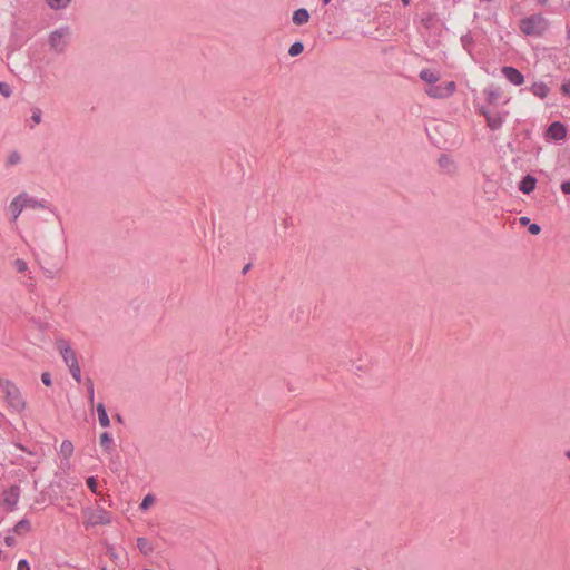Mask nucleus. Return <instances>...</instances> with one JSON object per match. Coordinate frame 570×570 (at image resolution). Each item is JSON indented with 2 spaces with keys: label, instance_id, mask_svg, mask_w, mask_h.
Segmentation results:
<instances>
[{
  "label": "nucleus",
  "instance_id": "f257e3e1",
  "mask_svg": "<svg viewBox=\"0 0 570 570\" xmlns=\"http://www.w3.org/2000/svg\"><path fill=\"white\" fill-rule=\"evenodd\" d=\"M0 387L4 393V400L8 406L14 412H21L26 407V402L20 393V390L8 380H0Z\"/></svg>",
  "mask_w": 570,
  "mask_h": 570
},
{
  "label": "nucleus",
  "instance_id": "f03ea898",
  "mask_svg": "<svg viewBox=\"0 0 570 570\" xmlns=\"http://www.w3.org/2000/svg\"><path fill=\"white\" fill-rule=\"evenodd\" d=\"M546 29L547 20L539 13L520 21V30L527 36H541Z\"/></svg>",
  "mask_w": 570,
  "mask_h": 570
},
{
  "label": "nucleus",
  "instance_id": "7ed1b4c3",
  "mask_svg": "<svg viewBox=\"0 0 570 570\" xmlns=\"http://www.w3.org/2000/svg\"><path fill=\"white\" fill-rule=\"evenodd\" d=\"M20 487L13 484L2 492V505L8 511H13L17 508L20 498Z\"/></svg>",
  "mask_w": 570,
  "mask_h": 570
},
{
  "label": "nucleus",
  "instance_id": "20e7f679",
  "mask_svg": "<svg viewBox=\"0 0 570 570\" xmlns=\"http://www.w3.org/2000/svg\"><path fill=\"white\" fill-rule=\"evenodd\" d=\"M56 345H57V348L59 350L65 363L67 364V366L73 364V363L75 364L78 363L75 351L70 347L69 343L66 340H63V338L57 340Z\"/></svg>",
  "mask_w": 570,
  "mask_h": 570
},
{
  "label": "nucleus",
  "instance_id": "39448f33",
  "mask_svg": "<svg viewBox=\"0 0 570 570\" xmlns=\"http://www.w3.org/2000/svg\"><path fill=\"white\" fill-rule=\"evenodd\" d=\"M68 35V28L59 29L51 32L49 37L50 47L57 52H62L66 47V41L63 37Z\"/></svg>",
  "mask_w": 570,
  "mask_h": 570
},
{
  "label": "nucleus",
  "instance_id": "423d86ee",
  "mask_svg": "<svg viewBox=\"0 0 570 570\" xmlns=\"http://www.w3.org/2000/svg\"><path fill=\"white\" fill-rule=\"evenodd\" d=\"M546 136L552 140H562L567 137V128L562 122L554 121L547 128Z\"/></svg>",
  "mask_w": 570,
  "mask_h": 570
},
{
  "label": "nucleus",
  "instance_id": "0eeeda50",
  "mask_svg": "<svg viewBox=\"0 0 570 570\" xmlns=\"http://www.w3.org/2000/svg\"><path fill=\"white\" fill-rule=\"evenodd\" d=\"M501 73L512 83L515 86H520L524 82L523 75L515 68L504 66L501 68Z\"/></svg>",
  "mask_w": 570,
  "mask_h": 570
},
{
  "label": "nucleus",
  "instance_id": "6e6552de",
  "mask_svg": "<svg viewBox=\"0 0 570 570\" xmlns=\"http://www.w3.org/2000/svg\"><path fill=\"white\" fill-rule=\"evenodd\" d=\"M26 197V193H22L18 195L10 203V212L12 214V222H16L21 214L22 209L26 207V204L23 202V198Z\"/></svg>",
  "mask_w": 570,
  "mask_h": 570
},
{
  "label": "nucleus",
  "instance_id": "1a4fd4ad",
  "mask_svg": "<svg viewBox=\"0 0 570 570\" xmlns=\"http://www.w3.org/2000/svg\"><path fill=\"white\" fill-rule=\"evenodd\" d=\"M537 186V178L532 175H527L522 178V180L519 183V190L523 194L529 195L535 189Z\"/></svg>",
  "mask_w": 570,
  "mask_h": 570
},
{
  "label": "nucleus",
  "instance_id": "9d476101",
  "mask_svg": "<svg viewBox=\"0 0 570 570\" xmlns=\"http://www.w3.org/2000/svg\"><path fill=\"white\" fill-rule=\"evenodd\" d=\"M481 115L485 117L487 124L491 130H495L499 128V117L492 115L490 110L485 106H481L479 108Z\"/></svg>",
  "mask_w": 570,
  "mask_h": 570
},
{
  "label": "nucleus",
  "instance_id": "9b49d317",
  "mask_svg": "<svg viewBox=\"0 0 570 570\" xmlns=\"http://www.w3.org/2000/svg\"><path fill=\"white\" fill-rule=\"evenodd\" d=\"M530 90L534 96H537L541 99L546 98L550 91L549 87L542 81L534 82L531 86Z\"/></svg>",
  "mask_w": 570,
  "mask_h": 570
},
{
  "label": "nucleus",
  "instance_id": "f8f14e48",
  "mask_svg": "<svg viewBox=\"0 0 570 570\" xmlns=\"http://www.w3.org/2000/svg\"><path fill=\"white\" fill-rule=\"evenodd\" d=\"M484 194L488 196L489 200H493L498 194V185L497 181L487 179L483 186Z\"/></svg>",
  "mask_w": 570,
  "mask_h": 570
},
{
  "label": "nucleus",
  "instance_id": "ddd939ff",
  "mask_svg": "<svg viewBox=\"0 0 570 570\" xmlns=\"http://www.w3.org/2000/svg\"><path fill=\"white\" fill-rule=\"evenodd\" d=\"M308 19L309 13L305 8L297 9L293 13V22L297 26L306 23Z\"/></svg>",
  "mask_w": 570,
  "mask_h": 570
},
{
  "label": "nucleus",
  "instance_id": "4468645a",
  "mask_svg": "<svg viewBox=\"0 0 570 570\" xmlns=\"http://www.w3.org/2000/svg\"><path fill=\"white\" fill-rule=\"evenodd\" d=\"M420 78L430 83V85H434L435 82L439 81L440 79V76L438 72L431 70V69H423L421 72H420Z\"/></svg>",
  "mask_w": 570,
  "mask_h": 570
},
{
  "label": "nucleus",
  "instance_id": "2eb2a0df",
  "mask_svg": "<svg viewBox=\"0 0 570 570\" xmlns=\"http://www.w3.org/2000/svg\"><path fill=\"white\" fill-rule=\"evenodd\" d=\"M426 94L433 98H445L449 97V91H445L443 86H434L432 85L429 89H426Z\"/></svg>",
  "mask_w": 570,
  "mask_h": 570
},
{
  "label": "nucleus",
  "instance_id": "dca6fc26",
  "mask_svg": "<svg viewBox=\"0 0 570 570\" xmlns=\"http://www.w3.org/2000/svg\"><path fill=\"white\" fill-rule=\"evenodd\" d=\"M137 548L144 556H149L154 551L151 543L142 537L137 539Z\"/></svg>",
  "mask_w": 570,
  "mask_h": 570
},
{
  "label": "nucleus",
  "instance_id": "f3484780",
  "mask_svg": "<svg viewBox=\"0 0 570 570\" xmlns=\"http://www.w3.org/2000/svg\"><path fill=\"white\" fill-rule=\"evenodd\" d=\"M97 413H98V419H99L100 425L104 426V428L109 426L110 420H109V416L107 414L106 407H105V405L102 403H99L97 405Z\"/></svg>",
  "mask_w": 570,
  "mask_h": 570
},
{
  "label": "nucleus",
  "instance_id": "a211bd4d",
  "mask_svg": "<svg viewBox=\"0 0 570 570\" xmlns=\"http://www.w3.org/2000/svg\"><path fill=\"white\" fill-rule=\"evenodd\" d=\"M91 524H107L110 522V519L106 511L101 510L98 511L96 514H94L90 518Z\"/></svg>",
  "mask_w": 570,
  "mask_h": 570
},
{
  "label": "nucleus",
  "instance_id": "6ab92c4d",
  "mask_svg": "<svg viewBox=\"0 0 570 570\" xmlns=\"http://www.w3.org/2000/svg\"><path fill=\"white\" fill-rule=\"evenodd\" d=\"M31 530V525L29 520L22 519L20 520L13 528V532L17 534H24Z\"/></svg>",
  "mask_w": 570,
  "mask_h": 570
},
{
  "label": "nucleus",
  "instance_id": "aec40b11",
  "mask_svg": "<svg viewBox=\"0 0 570 570\" xmlns=\"http://www.w3.org/2000/svg\"><path fill=\"white\" fill-rule=\"evenodd\" d=\"M73 453V444L69 440L62 441L60 445V454L63 455V458L69 459Z\"/></svg>",
  "mask_w": 570,
  "mask_h": 570
},
{
  "label": "nucleus",
  "instance_id": "412c9836",
  "mask_svg": "<svg viewBox=\"0 0 570 570\" xmlns=\"http://www.w3.org/2000/svg\"><path fill=\"white\" fill-rule=\"evenodd\" d=\"M112 443L114 441L108 432H104L100 435V444L106 451H109L111 449Z\"/></svg>",
  "mask_w": 570,
  "mask_h": 570
},
{
  "label": "nucleus",
  "instance_id": "4be33fe9",
  "mask_svg": "<svg viewBox=\"0 0 570 570\" xmlns=\"http://www.w3.org/2000/svg\"><path fill=\"white\" fill-rule=\"evenodd\" d=\"M304 50V45L301 41L294 42L288 50V55L292 57L298 56Z\"/></svg>",
  "mask_w": 570,
  "mask_h": 570
},
{
  "label": "nucleus",
  "instance_id": "5701e85b",
  "mask_svg": "<svg viewBox=\"0 0 570 570\" xmlns=\"http://www.w3.org/2000/svg\"><path fill=\"white\" fill-rule=\"evenodd\" d=\"M69 367V371L72 375V377L78 382L80 383V380H81V370H80V365L79 363H73L71 365L68 366Z\"/></svg>",
  "mask_w": 570,
  "mask_h": 570
},
{
  "label": "nucleus",
  "instance_id": "b1692460",
  "mask_svg": "<svg viewBox=\"0 0 570 570\" xmlns=\"http://www.w3.org/2000/svg\"><path fill=\"white\" fill-rule=\"evenodd\" d=\"M51 9L59 10L66 8L70 0H47Z\"/></svg>",
  "mask_w": 570,
  "mask_h": 570
},
{
  "label": "nucleus",
  "instance_id": "393cba45",
  "mask_svg": "<svg viewBox=\"0 0 570 570\" xmlns=\"http://www.w3.org/2000/svg\"><path fill=\"white\" fill-rule=\"evenodd\" d=\"M23 202L26 204V207H31V208H40V207H43L42 204H40L38 200L36 199H32V198H29L27 195L26 197L23 198Z\"/></svg>",
  "mask_w": 570,
  "mask_h": 570
},
{
  "label": "nucleus",
  "instance_id": "a878e982",
  "mask_svg": "<svg viewBox=\"0 0 570 570\" xmlns=\"http://www.w3.org/2000/svg\"><path fill=\"white\" fill-rule=\"evenodd\" d=\"M155 501V498L151 494H147L142 502L140 503L141 510H147Z\"/></svg>",
  "mask_w": 570,
  "mask_h": 570
},
{
  "label": "nucleus",
  "instance_id": "bb28decb",
  "mask_svg": "<svg viewBox=\"0 0 570 570\" xmlns=\"http://www.w3.org/2000/svg\"><path fill=\"white\" fill-rule=\"evenodd\" d=\"M0 94L6 98L10 97L12 94L11 87L7 82H0Z\"/></svg>",
  "mask_w": 570,
  "mask_h": 570
},
{
  "label": "nucleus",
  "instance_id": "cd10ccee",
  "mask_svg": "<svg viewBox=\"0 0 570 570\" xmlns=\"http://www.w3.org/2000/svg\"><path fill=\"white\" fill-rule=\"evenodd\" d=\"M14 267L18 273H24L28 268L27 263L23 259L17 258L14 261Z\"/></svg>",
  "mask_w": 570,
  "mask_h": 570
},
{
  "label": "nucleus",
  "instance_id": "c85d7f7f",
  "mask_svg": "<svg viewBox=\"0 0 570 570\" xmlns=\"http://www.w3.org/2000/svg\"><path fill=\"white\" fill-rule=\"evenodd\" d=\"M21 157L18 151L10 153L8 157V165H16L20 161Z\"/></svg>",
  "mask_w": 570,
  "mask_h": 570
},
{
  "label": "nucleus",
  "instance_id": "c756f323",
  "mask_svg": "<svg viewBox=\"0 0 570 570\" xmlns=\"http://www.w3.org/2000/svg\"><path fill=\"white\" fill-rule=\"evenodd\" d=\"M41 116H42V112H41V110L39 108H33L32 109V117L31 118H32L35 124H37V125L40 124Z\"/></svg>",
  "mask_w": 570,
  "mask_h": 570
},
{
  "label": "nucleus",
  "instance_id": "7c9ffc66",
  "mask_svg": "<svg viewBox=\"0 0 570 570\" xmlns=\"http://www.w3.org/2000/svg\"><path fill=\"white\" fill-rule=\"evenodd\" d=\"M484 94L487 95V100L489 102V105H492L494 104L495 99H497V92L494 90H484Z\"/></svg>",
  "mask_w": 570,
  "mask_h": 570
},
{
  "label": "nucleus",
  "instance_id": "2f4dec72",
  "mask_svg": "<svg viewBox=\"0 0 570 570\" xmlns=\"http://www.w3.org/2000/svg\"><path fill=\"white\" fill-rule=\"evenodd\" d=\"M87 389H88V393H89V401L90 403L94 402V382L91 379H87Z\"/></svg>",
  "mask_w": 570,
  "mask_h": 570
},
{
  "label": "nucleus",
  "instance_id": "473e14b6",
  "mask_svg": "<svg viewBox=\"0 0 570 570\" xmlns=\"http://www.w3.org/2000/svg\"><path fill=\"white\" fill-rule=\"evenodd\" d=\"M87 485L92 491H97V480L94 476L87 479Z\"/></svg>",
  "mask_w": 570,
  "mask_h": 570
},
{
  "label": "nucleus",
  "instance_id": "72a5a7b5",
  "mask_svg": "<svg viewBox=\"0 0 570 570\" xmlns=\"http://www.w3.org/2000/svg\"><path fill=\"white\" fill-rule=\"evenodd\" d=\"M451 164L450 158L446 155H441L439 158V165L441 167H448Z\"/></svg>",
  "mask_w": 570,
  "mask_h": 570
},
{
  "label": "nucleus",
  "instance_id": "f704fd0d",
  "mask_svg": "<svg viewBox=\"0 0 570 570\" xmlns=\"http://www.w3.org/2000/svg\"><path fill=\"white\" fill-rule=\"evenodd\" d=\"M41 381L42 383L46 385V386H50L51 385V375L50 373L48 372H45L41 374Z\"/></svg>",
  "mask_w": 570,
  "mask_h": 570
},
{
  "label": "nucleus",
  "instance_id": "c9c22d12",
  "mask_svg": "<svg viewBox=\"0 0 570 570\" xmlns=\"http://www.w3.org/2000/svg\"><path fill=\"white\" fill-rule=\"evenodd\" d=\"M455 87L456 86H455L454 81H449V82L445 83V86H443L444 90L449 91V96H451L454 92Z\"/></svg>",
  "mask_w": 570,
  "mask_h": 570
},
{
  "label": "nucleus",
  "instance_id": "e433bc0d",
  "mask_svg": "<svg viewBox=\"0 0 570 570\" xmlns=\"http://www.w3.org/2000/svg\"><path fill=\"white\" fill-rule=\"evenodd\" d=\"M540 232H541L540 225H538V224H530L529 225V233L531 235H538V234H540Z\"/></svg>",
  "mask_w": 570,
  "mask_h": 570
},
{
  "label": "nucleus",
  "instance_id": "4c0bfd02",
  "mask_svg": "<svg viewBox=\"0 0 570 570\" xmlns=\"http://www.w3.org/2000/svg\"><path fill=\"white\" fill-rule=\"evenodd\" d=\"M17 570H30V567H29L28 561H27L26 559H21V560L18 562Z\"/></svg>",
  "mask_w": 570,
  "mask_h": 570
},
{
  "label": "nucleus",
  "instance_id": "58836bf2",
  "mask_svg": "<svg viewBox=\"0 0 570 570\" xmlns=\"http://www.w3.org/2000/svg\"><path fill=\"white\" fill-rule=\"evenodd\" d=\"M561 191L566 195H570V180L563 181L560 186Z\"/></svg>",
  "mask_w": 570,
  "mask_h": 570
},
{
  "label": "nucleus",
  "instance_id": "ea45409f",
  "mask_svg": "<svg viewBox=\"0 0 570 570\" xmlns=\"http://www.w3.org/2000/svg\"><path fill=\"white\" fill-rule=\"evenodd\" d=\"M4 543L8 546V547H13L16 544V539L12 535H7L4 538Z\"/></svg>",
  "mask_w": 570,
  "mask_h": 570
},
{
  "label": "nucleus",
  "instance_id": "a19ab883",
  "mask_svg": "<svg viewBox=\"0 0 570 570\" xmlns=\"http://www.w3.org/2000/svg\"><path fill=\"white\" fill-rule=\"evenodd\" d=\"M519 222H520V224H521V225H523V226H525V225H530V218H529V217H527V216H522V217H520Z\"/></svg>",
  "mask_w": 570,
  "mask_h": 570
},
{
  "label": "nucleus",
  "instance_id": "79ce46f5",
  "mask_svg": "<svg viewBox=\"0 0 570 570\" xmlns=\"http://www.w3.org/2000/svg\"><path fill=\"white\" fill-rule=\"evenodd\" d=\"M250 267H252V264H250V263L246 264V265L244 266V268H243L242 273H243V274H246V273L250 269Z\"/></svg>",
  "mask_w": 570,
  "mask_h": 570
},
{
  "label": "nucleus",
  "instance_id": "37998d69",
  "mask_svg": "<svg viewBox=\"0 0 570 570\" xmlns=\"http://www.w3.org/2000/svg\"><path fill=\"white\" fill-rule=\"evenodd\" d=\"M562 89L564 92H569L570 91V88H568L566 85L562 86Z\"/></svg>",
  "mask_w": 570,
  "mask_h": 570
},
{
  "label": "nucleus",
  "instance_id": "c03bdc74",
  "mask_svg": "<svg viewBox=\"0 0 570 570\" xmlns=\"http://www.w3.org/2000/svg\"><path fill=\"white\" fill-rule=\"evenodd\" d=\"M562 89L564 92H569L570 91V88H568L566 85L562 86Z\"/></svg>",
  "mask_w": 570,
  "mask_h": 570
},
{
  "label": "nucleus",
  "instance_id": "a18cd8bd",
  "mask_svg": "<svg viewBox=\"0 0 570 570\" xmlns=\"http://www.w3.org/2000/svg\"><path fill=\"white\" fill-rule=\"evenodd\" d=\"M540 4H544L548 0H537Z\"/></svg>",
  "mask_w": 570,
  "mask_h": 570
},
{
  "label": "nucleus",
  "instance_id": "49530a36",
  "mask_svg": "<svg viewBox=\"0 0 570 570\" xmlns=\"http://www.w3.org/2000/svg\"><path fill=\"white\" fill-rule=\"evenodd\" d=\"M117 421H118V422H121V421H122V419H121V416H120L119 414L117 415Z\"/></svg>",
  "mask_w": 570,
  "mask_h": 570
},
{
  "label": "nucleus",
  "instance_id": "de8ad7c7",
  "mask_svg": "<svg viewBox=\"0 0 570 570\" xmlns=\"http://www.w3.org/2000/svg\"><path fill=\"white\" fill-rule=\"evenodd\" d=\"M566 456L570 460V451L566 452Z\"/></svg>",
  "mask_w": 570,
  "mask_h": 570
},
{
  "label": "nucleus",
  "instance_id": "09e8293b",
  "mask_svg": "<svg viewBox=\"0 0 570 570\" xmlns=\"http://www.w3.org/2000/svg\"><path fill=\"white\" fill-rule=\"evenodd\" d=\"M331 1H332V0H323V2H324L325 4H327V3H328V2H331Z\"/></svg>",
  "mask_w": 570,
  "mask_h": 570
},
{
  "label": "nucleus",
  "instance_id": "8fccbe9b",
  "mask_svg": "<svg viewBox=\"0 0 570 570\" xmlns=\"http://www.w3.org/2000/svg\"><path fill=\"white\" fill-rule=\"evenodd\" d=\"M402 1H403L405 4H407V3H409V0H402Z\"/></svg>",
  "mask_w": 570,
  "mask_h": 570
}]
</instances>
